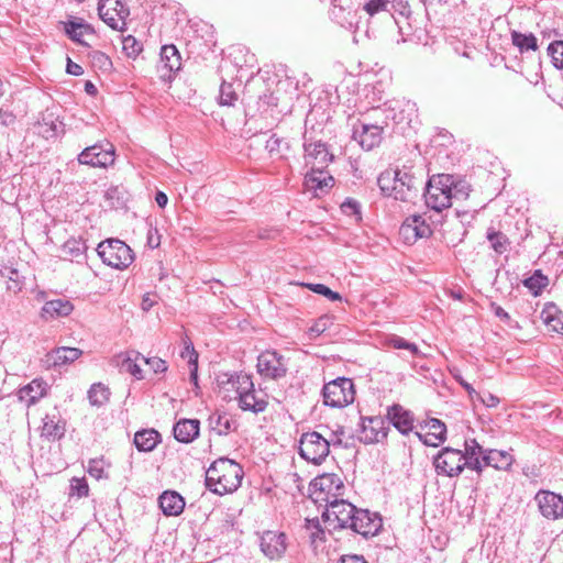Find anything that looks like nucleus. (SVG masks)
<instances>
[{
  "label": "nucleus",
  "mask_w": 563,
  "mask_h": 563,
  "mask_svg": "<svg viewBox=\"0 0 563 563\" xmlns=\"http://www.w3.org/2000/svg\"><path fill=\"white\" fill-rule=\"evenodd\" d=\"M34 382L35 380H32L30 384H27L26 386H24L23 388H21L19 390V399L20 400L26 399L27 406H30V405L35 402V396L31 395V393L33 391L32 384Z\"/></svg>",
  "instance_id": "61"
},
{
  "label": "nucleus",
  "mask_w": 563,
  "mask_h": 563,
  "mask_svg": "<svg viewBox=\"0 0 563 563\" xmlns=\"http://www.w3.org/2000/svg\"><path fill=\"white\" fill-rule=\"evenodd\" d=\"M143 363L147 364L156 374L164 373L167 369L166 362L158 357H145Z\"/></svg>",
  "instance_id": "59"
},
{
  "label": "nucleus",
  "mask_w": 563,
  "mask_h": 563,
  "mask_svg": "<svg viewBox=\"0 0 563 563\" xmlns=\"http://www.w3.org/2000/svg\"><path fill=\"white\" fill-rule=\"evenodd\" d=\"M540 514L549 520L563 518V497L551 490H539L534 496Z\"/></svg>",
  "instance_id": "13"
},
{
  "label": "nucleus",
  "mask_w": 563,
  "mask_h": 563,
  "mask_svg": "<svg viewBox=\"0 0 563 563\" xmlns=\"http://www.w3.org/2000/svg\"><path fill=\"white\" fill-rule=\"evenodd\" d=\"M333 156L329 153L324 143L316 142L305 144L306 165L311 168H325Z\"/></svg>",
  "instance_id": "23"
},
{
  "label": "nucleus",
  "mask_w": 563,
  "mask_h": 563,
  "mask_svg": "<svg viewBox=\"0 0 563 563\" xmlns=\"http://www.w3.org/2000/svg\"><path fill=\"white\" fill-rule=\"evenodd\" d=\"M56 410V408L54 409ZM65 424L60 421L59 413L55 411L52 416L47 415L43 419L41 435L48 440H56L64 435Z\"/></svg>",
  "instance_id": "34"
},
{
  "label": "nucleus",
  "mask_w": 563,
  "mask_h": 563,
  "mask_svg": "<svg viewBox=\"0 0 563 563\" xmlns=\"http://www.w3.org/2000/svg\"><path fill=\"white\" fill-rule=\"evenodd\" d=\"M485 452L486 450L479 445L475 439L466 440L465 452H463L466 468L473 470L481 474L483 472L482 459Z\"/></svg>",
  "instance_id": "29"
},
{
  "label": "nucleus",
  "mask_w": 563,
  "mask_h": 563,
  "mask_svg": "<svg viewBox=\"0 0 563 563\" xmlns=\"http://www.w3.org/2000/svg\"><path fill=\"white\" fill-rule=\"evenodd\" d=\"M157 71L164 80H170L173 75L181 67V57L177 47L173 44L164 45L161 48Z\"/></svg>",
  "instance_id": "17"
},
{
  "label": "nucleus",
  "mask_w": 563,
  "mask_h": 563,
  "mask_svg": "<svg viewBox=\"0 0 563 563\" xmlns=\"http://www.w3.org/2000/svg\"><path fill=\"white\" fill-rule=\"evenodd\" d=\"M387 418L389 422L402 434H408L413 428V416L400 405H393L388 408Z\"/></svg>",
  "instance_id": "24"
},
{
  "label": "nucleus",
  "mask_w": 563,
  "mask_h": 563,
  "mask_svg": "<svg viewBox=\"0 0 563 563\" xmlns=\"http://www.w3.org/2000/svg\"><path fill=\"white\" fill-rule=\"evenodd\" d=\"M386 422L380 417L362 418L358 439L364 443L380 442L387 437Z\"/></svg>",
  "instance_id": "18"
},
{
  "label": "nucleus",
  "mask_w": 563,
  "mask_h": 563,
  "mask_svg": "<svg viewBox=\"0 0 563 563\" xmlns=\"http://www.w3.org/2000/svg\"><path fill=\"white\" fill-rule=\"evenodd\" d=\"M322 396L325 406L343 408L354 401V384L350 378L339 377L323 386Z\"/></svg>",
  "instance_id": "5"
},
{
  "label": "nucleus",
  "mask_w": 563,
  "mask_h": 563,
  "mask_svg": "<svg viewBox=\"0 0 563 563\" xmlns=\"http://www.w3.org/2000/svg\"><path fill=\"white\" fill-rule=\"evenodd\" d=\"M483 461V468L490 466L499 471H508L515 462L514 456L509 451L505 450H486Z\"/></svg>",
  "instance_id": "26"
},
{
  "label": "nucleus",
  "mask_w": 563,
  "mask_h": 563,
  "mask_svg": "<svg viewBox=\"0 0 563 563\" xmlns=\"http://www.w3.org/2000/svg\"><path fill=\"white\" fill-rule=\"evenodd\" d=\"M327 503L325 511L322 515L324 520L333 529L349 528L356 511L355 506L343 499H333L331 501L327 499Z\"/></svg>",
  "instance_id": "10"
},
{
  "label": "nucleus",
  "mask_w": 563,
  "mask_h": 563,
  "mask_svg": "<svg viewBox=\"0 0 563 563\" xmlns=\"http://www.w3.org/2000/svg\"><path fill=\"white\" fill-rule=\"evenodd\" d=\"M114 161L115 150L109 142L96 143L82 150L78 155L79 164L91 167L107 168L113 165Z\"/></svg>",
  "instance_id": "7"
},
{
  "label": "nucleus",
  "mask_w": 563,
  "mask_h": 563,
  "mask_svg": "<svg viewBox=\"0 0 563 563\" xmlns=\"http://www.w3.org/2000/svg\"><path fill=\"white\" fill-rule=\"evenodd\" d=\"M452 185L453 180L450 175H438L430 179L426 186V205L435 211L451 207Z\"/></svg>",
  "instance_id": "4"
},
{
  "label": "nucleus",
  "mask_w": 563,
  "mask_h": 563,
  "mask_svg": "<svg viewBox=\"0 0 563 563\" xmlns=\"http://www.w3.org/2000/svg\"><path fill=\"white\" fill-rule=\"evenodd\" d=\"M111 391L108 386L102 383H95L90 386L87 397L89 404L93 407H101L110 399Z\"/></svg>",
  "instance_id": "39"
},
{
  "label": "nucleus",
  "mask_w": 563,
  "mask_h": 563,
  "mask_svg": "<svg viewBox=\"0 0 563 563\" xmlns=\"http://www.w3.org/2000/svg\"><path fill=\"white\" fill-rule=\"evenodd\" d=\"M87 472L96 479L106 478L108 476L106 473V462L102 459L90 460L88 463Z\"/></svg>",
  "instance_id": "48"
},
{
  "label": "nucleus",
  "mask_w": 563,
  "mask_h": 563,
  "mask_svg": "<svg viewBox=\"0 0 563 563\" xmlns=\"http://www.w3.org/2000/svg\"><path fill=\"white\" fill-rule=\"evenodd\" d=\"M541 319L550 331L563 334V312L555 305L545 306Z\"/></svg>",
  "instance_id": "36"
},
{
  "label": "nucleus",
  "mask_w": 563,
  "mask_h": 563,
  "mask_svg": "<svg viewBox=\"0 0 563 563\" xmlns=\"http://www.w3.org/2000/svg\"><path fill=\"white\" fill-rule=\"evenodd\" d=\"M399 175V169L396 170H385L380 173L377 178V184L385 196L393 197L394 195V185L396 183V177Z\"/></svg>",
  "instance_id": "41"
},
{
  "label": "nucleus",
  "mask_w": 563,
  "mask_h": 563,
  "mask_svg": "<svg viewBox=\"0 0 563 563\" xmlns=\"http://www.w3.org/2000/svg\"><path fill=\"white\" fill-rule=\"evenodd\" d=\"M9 280L7 282V289L16 294L22 288V282L20 280L19 273L15 269L9 272Z\"/></svg>",
  "instance_id": "57"
},
{
  "label": "nucleus",
  "mask_w": 563,
  "mask_h": 563,
  "mask_svg": "<svg viewBox=\"0 0 563 563\" xmlns=\"http://www.w3.org/2000/svg\"><path fill=\"white\" fill-rule=\"evenodd\" d=\"M97 253L102 262L115 269H125L134 261L131 247L119 239H108L98 244Z\"/></svg>",
  "instance_id": "3"
},
{
  "label": "nucleus",
  "mask_w": 563,
  "mask_h": 563,
  "mask_svg": "<svg viewBox=\"0 0 563 563\" xmlns=\"http://www.w3.org/2000/svg\"><path fill=\"white\" fill-rule=\"evenodd\" d=\"M238 100V93L235 92L232 84L225 81L220 87L219 102L221 106H233Z\"/></svg>",
  "instance_id": "44"
},
{
  "label": "nucleus",
  "mask_w": 563,
  "mask_h": 563,
  "mask_svg": "<svg viewBox=\"0 0 563 563\" xmlns=\"http://www.w3.org/2000/svg\"><path fill=\"white\" fill-rule=\"evenodd\" d=\"M145 358L137 352L131 351L117 356V365L122 373H129L137 379H142V369L139 362Z\"/></svg>",
  "instance_id": "33"
},
{
  "label": "nucleus",
  "mask_w": 563,
  "mask_h": 563,
  "mask_svg": "<svg viewBox=\"0 0 563 563\" xmlns=\"http://www.w3.org/2000/svg\"><path fill=\"white\" fill-rule=\"evenodd\" d=\"M91 63L95 68H98L102 71H108L112 67V62L109 56L99 51L92 52Z\"/></svg>",
  "instance_id": "52"
},
{
  "label": "nucleus",
  "mask_w": 563,
  "mask_h": 563,
  "mask_svg": "<svg viewBox=\"0 0 563 563\" xmlns=\"http://www.w3.org/2000/svg\"><path fill=\"white\" fill-rule=\"evenodd\" d=\"M282 143L283 139L274 134L266 141L265 148L271 155L279 154Z\"/></svg>",
  "instance_id": "60"
},
{
  "label": "nucleus",
  "mask_w": 563,
  "mask_h": 563,
  "mask_svg": "<svg viewBox=\"0 0 563 563\" xmlns=\"http://www.w3.org/2000/svg\"><path fill=\"white\" fill-rule=\"evenodd\" d=\"M199 430L197 419H180L173 429L175 439L181 443H191L199 435Z\"/></svg>",
  "instance_id": "30"
},
{
  "label": "nucleus",
  "mask_w": 563,
  "mask_h": 563,
  "mask_svg": "<svg viewBox=\"0 0 563 563\" xmlns=\"http://www.w3.org/2000/svg\"><path fill=\"white\" fill-rule=\"evenodd\" d=\"M349 528L364 537L375 536L382 528V519L368 510L356 509Z\"/></svg>",
  "instance_id": "20"
},
{
  "label": "nucleus",
  "mask_w": 563,
  "mask_h": 563,
  "mask_svg": "<svg viewBox=\"0 0 563 563\" xmlns=\"http://www.w3.org/2000/svg\"><path fill=\"white\" fill-rule=\"evenodd\" d=\"M241 465L230 459L214 461L206 472V486L214 494L224 495L235 492L242 482Z\"/></svg>",
  "instance_id": "1"
},
{
  "label": "nucleus",
  "mask_w": 563,
  "mask_h": 563,
  "mask_svg": "<svg viewBox=\"0 0 563 563\" xmlns=\"http://www.w3.org/2000/svg\"><path fill=\"white\" fill-rule=\"evenodd\" d=\"M70 492L78 497H86L89 493V487L85 478H73L70 483Z\"/></svg>",
  "instance_id": "55"
},
{
  "label": "nucleus",
  "mask_w": 563,
  "mask_h": 563,
  "mask_svg": "<svg viewBox=\"0 0 563 563\" xmlns=\"http://www.w3.org/2000/svg\"><path fill=\"white\" fill-rule=\"evenodd\" d=\"M100 19L113 30H123L129 9L120 0H100Z\"/></svg>",
  "instance_id": "11"
},
{
  "label": "nucleus",
  "mask_w": 563,
  "mask_h": 563,
  "mask_svg": "<svg viewBox=\"0 0 563 563\" xmlns=\"http://www.w3.org/2000/svg\"><path fill=\"white\" fill-rule=\"evenodd\" d=\"M228 384L235 390L240 409L260 413L267 408V400L255 390L253 379L250 375L239 373L228 379ZM260 394H262L260 391Z\"/></svg>",
  "instance_id": "2"
},
{
  "label": "nucleus",
  "mask_w": 563,
  "mask_h": 563,
  "mask_svg": "<svg viewBox=\"0 0 563 563\" xmlns=\"http://www.w3.org/2000/svg\"><path fill=\"white\" fill-rule=\"evenodd\" d=\"M340 479L334 474H323L322 476L316 477L310 483V488L313 493L320 492L330 494L333 488H340Z\"/></svg>",
  "instance_id": "40"
},
{
  "label": "nucleus",
  "mask_w": 563,
  "mask_h": 563,
  "mask_svg": "<svg viewBox=\"0 0 563 563\" xmlns=\"http://www.w3.org/2000/svg\"><path fill=\"white\" fill-rule=\"evenodd\" d=\"M122 46L129 57H136L143 49L142 43L132 35H128L123 38Z\"/></svg>",
  "instance_id": "49"
},
{
  "label": "nucleus",
  "mask_w": 563,
  "mask_h": 563,
  "mask_svg": "<svg viewBox=\"0 0 563 563\" xmlns=\"http://www.w3.org/2000/svg\"><path fill=\"white\" fill-rule=\"evenodd\" d=\"M334 184V178L324 170V168H311L306 174L305 185L308 189L313 190L316 195L328 191Z\"/></svg>",
  "instance_id": "25"
},
{
  "label": "nucleus",
  "mask_w": 563,
  "mask_h": 563,
  "mask_svg": "<svg viewBox=\"0 0 563 563\" xmlns=\"http://www.w3.org/2000/svg\"><path fill=\"white\" fill-rule=\"evenodd\" d=\"M306 529L310 531V539L312 542H316L318 539L321 540L324 534L318 518L306 519Z\"/></svg>",
  "instance_id": "54"
},
{
  "label": "nucleus",
  "mask_w": 563,
  "mask_h": 563,
  "mask_svg": "<svg viewBox=\"0 0 563 563\" xmlns=\"http://www.w3.org/2000/svg\"><path fill=\"white\" fill-rule=\"evenodd\" d=\"M85 250V244L78 241H68L64 245L65 254H69L71 256H79L82 254Z\"/></svg>",
  "instance_id": "56"
},
{
  "label": "nucleus",
  "mask_w": 563,
  "mask_h": 563,
  "mask_svg": "<svg viewBox=\"0 0 563 563\" xmlns=\"http://www.w3.org/2000/svg\"><path fill=\"white\" fill-rule=\"evenodd\" d=\"M181 357L188 358V363L191 367L190 369V378L191 380L197 384V361H198V354L196 353L194 346L191 343L186 344L184 351L181 352Z\"/></svg>",
  "instance_id": "46"
},
{
  "label": "nucleus",
  "mask_w": 563,
  "mask_h": 563,
  "mask_svg": "<svg viewBox=\"0 0 563 563\" xmlns=\"http://www.w3.org/2000/svg\"><path fill=\"white\" fill-rule=\"evenodd\" d=\"M487 239L492 247L498 254H503L507 250V238L501 232L488 231Z\"/></svg>",
  "instance_id": "45"
},
{
  "label": "nucleus",
  "mask_w": 563,
  "mask_h": 563,
  "mask_svg": "<svg viewBox=\"0 0 563 563\" xmlns=\"http://www.w3.org/2000/svg\"><path fill=\"white\" fill-rule=\"evenodd\" d=\"M159 507L165 516H178L184 511L185 499L174 490L164 492L158 498Z\"/></svg>",
  "instance_id": "31"
},
{
  "label": "nucleus",
  "mask_w": 563,
  "mask_h": 563,
  "mask_svg": "<svg viewBox=\"0 0 563 563\" xmlns=\"http://www.w3.org/2000/svg\"><path fill=\"white\" fill-rule=\"evenodd\" d=\"M390 344L395 349H406L409 350L412 354L418 353V346L413 343L407 342L405 339L400 336H395L390 340Z\"/></svg>",
  "instance_id": "58"
},
{
  "label": "nucleus",
  "mask_w": 563,
  "mask_h": 563,
  "mask_svg": "<svg viewBox=\"0 0 563 563\" xmlns=\"http://www.w3.org/2000/svg\"><path fill=\"white\" fill-rule=\"evenodd\" d=\"M161 441V434L154 429L137 431L134 435V444L139 451L151 452Z\"/></svg>",
  "instance_id": "37"
},
{
  "label": "nucleus",
  "mask_w": 563,
  "mask_h": 563,
  "mask_svg": "<svg viewBox=\"0 0 563 563\" xmlns=\"http://www.w3.org/2000/svg\"><path fill=\"white\" fill-rule=\"evenodd\" d=\"M431 233V227L422 214L407 217L399 228V235L406 244H413L419 239L430 236Z\"/></svg>",
  "instance_id": "12"
},
{
  "label": "nucleus",
  "mask_w": 563,
  "mask_h": 563,
  "mask_svg": "<svg viewBox=\"0 0 563 563\" xmlns=\"http://www.w3.org/2000/svg\"><path fill=\"white\" fill-rule=\"evenodd\" d=\"M287 360L276 351H264L257 358V372L264 378L279 379L286 376Z\"/></svg>",
  "instance_id": "9"
},
{
  "label": "nucleus",
  "mask_w": 563,
  "mask_h": 563,
  "mask_svg": "<svg viewBox=\"0 0 563 563\" xmlns=\"http://www.w3.org/2000/svg\"><path fill=\"white\" fill-rule=\"evenodd\" d=\"M548 277L544 276L541 271H536L532 276L525 279L523 285L530 289V291L537 296L543 288L548 286Z\"/></svg>",
  "instance_id": "42"
},
{
  "label": "nucleus",
  "mask_w": 563,
  "mask_h": 563,
  "mask_svg": "<svg viewBox=\"0 0 563 563\" xmlns=\"http://www.w3.org/2000/svg\"><path fill=\"white\" fill-rule=\"evenodd\" d=\"M554 67L563 69V41H555L548 47Z\"/></svg>",
  "instance_id": "47"
},
{
  "label": "nucleus",
  "mask_w": 563,
  "mask_h": 563,
  "mask_svg": "<svg viewBox=\"0 0 563 563\" xmlns=\"http://www.w3.org/2000/svg\"><path fill=\"white\" fill-rule=\"evenodd\" d=\"M59 25L69 40L82 46H89L87 38L95 37L93 27L82 18L69 15L66 21H60Z\"/></svg>",
  "instance_id": "14"
},
{
  "label": "nucleus",
  "mask_w": 563,
  "mask_h": 563,
  "mask_svg": "<svg viewBox=\"0 0 563 563\" xmlns=\"http://www.w3.org/2000/svg\"><path fill=\"white\" fill-rule=\"evenodd\" d=\"M82 355V351L77 347L60 346L45 354L41 360L42 366L46 369L60 368L71 364Z\"/></svg>",
  "instance_id": "16"
},
{
  "label": "nucleus",
  "mask_w": 563,
  "mask_h": 563,
  "mask_svg": "<svg viewBox=\"0 0 563 563\" xmlns=\"http://www.w3.org/2000/svg\"><path fill=\"white\" fill-rule=\"evenodd\" d=\"M260 547L267 559H279L284 555L287 548L286 534L272 530L264 531L260 539Z\"/></svg>",
  "instance_id": "19"
},
{
  "label": "nucleus",
  "mask_w": 563,
  "mask_h": 563,
  "mask_svg": "<svg viewBox=\"0 0 563 563\" xmlns=\"http://www.w3.org/2000/svg\"><path fill=\"white\" fill-rule=\"evenodd\" d=\"M64 132V124L53 111H46L42 122L37 121V134L46 140L57 137Z\"/></svg>",
  "instance_id": "28"
},
{
  "label": "nucleus",
  "mask_w": 563,
  "mask_h": 563,
  "mask_svg": "<svg viewBox=\"0 0 563 563\" xmlns=\"http://www.w3.org/2000/svg\"><path fill=\"white\" fill-rule=\"evenodd\" d=\"M342 210L347 214H357L360 212V205L355 200L347 199L342 203Z\"/></svg>",
  "instance_id": "64"
},
{
  "label": "nucleus",
  "mask_w": 563,
  "mask_h": 563,
  "mask_svg": "<svg viewBox=\"0 0 563 563\" xmlns=\"http://www.w3.org/2000/svg\"><path fill=\"white\" fill-rule=\"evenodd\" d=\"M464 460L461 450L443 448L434 457L433 464L439 475L455 477L466 467Z\"/></svg>",
  "instance_id": "8"
},
{
  "label": "nucleus",
  "mask_w": 563,
  "mask_h": 563,
  "mask_svg": "<svg viewBox=\"0 0 563 563\" xmlns=\"http://www.w3.org/2000/svg\"><path fill=\"white\" fill-rule=\"evenodd\" d=\"M306 286L313 292L329 298L331 301L341 300V296L339 292L331 290L328 286L323 284H307Z\"/></svg>",
  "instance_id": "53"
},
{
  "label": "nucleus",
  "mask_w": 563,
  "mask_h": 563,
  "mask_svg": "<svg viewBox=\"0 0 563 563\" xmlns=\"http://www.w3.org/2000/svg\"><path fill=\"white\" fill-rule=\"evenodd\" d=\"M421 181H418L413 175L406 170L399 169V175L396 177V183L394 185V195L393 197L396 200L409 202L418 197Z\"/></svg>",
  "instance_id": "15"
},
{
  "label": "nucleus",
  "mask_w": 563,
  "mask_h": 563,
  "mask_svg": "<svg viewBox=\"0 0 563 563\" xmlns=\"http://www.w3.org/2000/svg\"><path fill=\"white\" fill-rule=\"evenodd\" d=\"M510 35L512 45L516 46L521 54L538 49V40L532 33L525 34L514 30Z\"/></svg>",
  "instance_id": "38"
},
{
  "label": "nucleus",
  "mask_w": 563,
  "mask_h": 563,
  "mask_svg": "<svg viewBox=\"0 0 563 563\" xmlns=\"http://www.w3.org/2000/svg\"><path fill=\"white\" fill-rule=\"evenodd\" d=\"M161 244V235L156 228H150L147 232V245L152 250L157 249Z\"/></svg>",
  "instance_id": "62"
},
{
  "label": "nucleus",
  "mask_w": 563,
  "mask_h": 563,
  "mask_svg": "<svg viewBox=\"0 0 563 563\" xmlns=\"http://www.w3.org/2000/svg\"><path fill=\"white\" fill-rule=\"evenodd\" d=\"M386 118L391 119L395 124L410 125L413 119L417 118L418 108L416 102L410 100L396 101L393 107L386 110Z\"/></svg>",
  "instance_id": "22"
},
{
  "label": "nucleus",
  "mask_w": 563,
  "mask_h": 563,
  "mask_svg": "<svg viewBox=\"0 0 563 563\" xmlns=\"http://www.w3.org/2000/svg\"><path fill=\"white\" fill-rule=\"evenodd\" d=\"M383 130L377 123H362L360 128H354L353 137L362 148L371 151L382 142Z\"/></svg>",
  "instance_id": "21"
},
{
  "label": "nucleus",
  "mask_w": 563,
  "mask_h": 563,
  "mask_svg": "<svg viewBox=\"0 0 563 563\" xmlns=\"http://www.w3.org/2000/svg\"><path fill=\"white\" fill-rule=\"evenodd\" d=\"M332 323V319L330 316H321L318 318L314 323L309 328L310 338H317L328 330L330 324Z\"/></svg>",
  "instance_id": "50"
},
{
  "label": "nucleus",
  "mask_w": 563,
  "mask_h": 563,
  "mask_svg": "<svg viewBox=\"0 0 563 563\" xmlns=\"http://www.w3.org/2000/svg\"><path fill=\"white\" fill-rule=\"evenodd\" d=\"M211 429L218 434H227L232 430L233 422L227 415H213L209 419Z\"/></svg>",
  "instance_id": "43"
},
{
  "label": "nucleus",
  "mask_w": 563,
  "mask_h": 563,
  "mask_svg": "<svg viewBox=\"0 0 563 563\" xmlns=\"http://www.w3.org/2000/svg\"><path fill=\"white\" fill-rule=\"evenodd\" d=\"M390 0H368L363 9L369 15L374 16L380 12L387 11Z\"/></svg>",
  "instance_id": "51"
},
{
  "label": "nucleus",
  "mask_w": 563,
  "mask_h": 563,
  "mask_svg": "<svg viewBox=\"0 0 563 563\" xmlns=\"http://www.w3.org/2000/svg\"><path fill=\"white\" fill-rule=\"evenodd\" d=\"M330 14L332 19L344 29H353L358 23L356 11L346 9L342 4H338L336 0L333 2Z\"/></svg>",
  "instance_id": "35"
},
{
  "label": "nucleus",
  "mask_w": 563,
  "mask_h": 563,
  "mask_svg": "<svg viewBox=\"0 0 563 563\" xmlns=\"http://www.w3.org/2000/svg\"><path fill=\"white\" fill-rule=\"evenodd\" d=\"M429 431L426 434L416 432L417 437L426 444L430 446H438L445 440L446 427L439 419H430L427 423Z\"/></svg>",
  "instance_id": "32"
},
{
  "label": "nucleus",
  "mask_w": 563,
  "mask_h": 563,
  "mask_svg": "<svg viewBox=\"0 0 563 563\" xmlns=\"http://www.w3.org/2000/svg\"><path fill=\"white\" fill-rule=\"evenodd\" d=\"M476 399L489 408L496 407L499 404V398L489 393L485 394V395L479 394V398H476Z\"/></svg>",
  "instance_id": "63"
},
{
  "label": "nucleus",
  "mask_w": 563,
  "mask_h": 563,
  "mask_svg": "<svg viewBox=\"0 0 563 563\" xmlns=\"http://www.w3.org/2000/svg\"><path fill=\"white\" fill-rule=\"evenodd\" d=\"M74 310V305L68 299H54L45 302L41 309V317L45 320L64 318Z\"/></svg>",
  "instance_id": "27"
},
{
  "label": "nucleus",
  "mask_w": 563,
  "mask_h": 563,
  "mask_svg": "<svg viewBox=\"0 0 563 563\" xmlns=\"http://www.w3.org/2000/svg\"><path fill=\"white\" fill-rule=\"evenodd\" d=\"M330 453V442L317 431L306 432L299 441V454L306 461L319 465Z\"/></svg>",
  "instance_id": "6"
}]
</instances>
